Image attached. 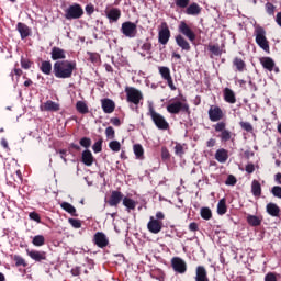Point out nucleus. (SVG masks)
<instances>
[{"label":"nucleus","instance_id":"nucleus-1","mask_svg":"<svg viewBox=\"0 0 281 281\" xmlns=\"http://www.w3.org/2000/svg\"><path fill=\"white\" fill-rule=\"evenodd\" d=\"M76 61L69 60H58L55 61L53 65V74L55 78H60L63 80L67 78H71L74 76V71H76Z\"/></svg>","mask_w":281,"mask_h":281},{"label":"nucleus","instance_id":"nucleus-2","mask_svg":"<svg viewBox=\"0 0 281 281\" xmlns=\"http://www.w3.org/2000/svg\"><path fill=\"white\" fill-rule=\"evenodd\" d=\"M255 41L257 45L266 52V54H270L269 40H267V31L262 26L255 27Z\"/></svg>","mask_w":281,"mask_h":281},{"label":"nucleus","instance_id":"nucleus-3","mask_svg":"<svg viewBox=\"0 0 281 281\" xmlns=\"http://www.w3.org/2000/svg\"><path fill=\"white\" fill-rule=\"evenodd\" d=\"M167 111L171 115H179V113H186V115H190L192 112L190 111V104L181 101H170L167 104Z\"/></svg>","mask_w":281,"mask_h":281},{"label":"nucleus","instance_id":"nucleus-4","mask_svg":"<svg viewBox=\"0 0 281 281\" xmlns=\"http://www.w3.org/2000/svg\"><path fill=\"white\" fill-rule=\"evenodd\" d=\"M149 115H150L151 121L154 122L155 126L159 131H168V128H170V123H168V121H166V117H164V115H161L160 113L155 111L154 108H149Z\"/></svg>","mask_w":281,"mask_h":281},{"label":"nucleus","instance_id":"nucleus-5","mask_svg":"<svg viewBox=\"0 0 281 281\" xmlns=\"http://www.w3.org/2000/svg\"><path fill=\"white\" fill-rule=\"evenodd\" d=\"M215 133H220L217 137L222 143H227L232 139V131L227 130V123L225 121H221L213 125Z\"/></svg>","mask_w":281,"mask_h":281},{"label":"nucleus","instance_id":"nucleus-6","mask_svg":"<svg viewBox=\"0 0 281 281\" xmlns=\"http://www.w3.org/2000/svg\"><path fill=\"white\" fill-rule=\"evenodd\" d=\"M125 93L127 102H130V104H135V106H137L139 102L144 100V94H142V91L137 90L136 88L126 87Z\"/></svg>","mask_w":281,"mask_h":281},{"label":"nucleus","instance_id":"nucleus-7","mask_svg":"<svg viewBox=\"0 0 281 281\" xmlns=\"http://www.w3.org/2000/svg\"><path fill=\"white\" fill-rule=\"evenodd\" d=\"M83 14H85V10L82 9V7L78 3H75L72 5H69V8L66 9L65 19H67V21L82 19Z\"/></svg>","mask_w":281,"mask_h":281},{"label":"nucleus","instance_id":"nucleus-8","mask_svg":"<svg viewBox=\"0 0 281 281\" xmlns=\"http://www.w3.org/2000/svg\"><path fill=\"white\" fill-rule=\"evenodd\" d=\"M209 120L210 122H222L225 117V112H223V109L218 105H211L209 111H207Z\"/></svg>","mask_w":281,"mask_h":281},{"label":"nucleus","instance_id":"nucleus-9","mask_svg":"<svg viewBox=\"0 0 281 281\" xmlns=\"http://www.w3.org/2000/svg\"><path fill=\"white\" fill-rule=\"evenodd\" d=\"M121 32L127 38H135L137 36V24L127 21L122 23Z\"/></svg>","mask_w":281,"mask_h":281},{"label":"nucleus","instance_id":"nucleus-10","mask_svg":"<svg viewBox=\"0 0 281 281\" xmlns=\"http://www.w3.org/2000/svg\"><path fill=\"white\" fill-rule=\"evenodd\" d=\"M178 32L182 34V36H186L191 43H194L196 41V34L194 31L191 30L190 25L186 23V21H181L178 26Z\"/></svg>","mask_w":281,"mask_h":281},{"label":"nucleus","instance_id":"nucleus-11","mask_svg":"<svg viewBox=\"0 0 281 281\" xmlns=\"http://www.w3.org/2000/svg\"><path fill=\"white\" fill-rule=\"evenodd\" d=\"M168 41H170V27H168V23L162 22L158 32V43L168 45Z\"/></svg>","mask_w":281,"mask_h":281},{"label":"nucleus","instance_id":"nucleus-12","mask_svg":"<svg viewBox=\"0 0 281 281\" xmlns=\"http://www.w3.org/2000/svg\"><path fill=\"white\" fill-rule=\"evenodd\" d=\"M171 267L176 273L183 274L188 271V263L181 257H173L171 259Z\"/></svg>","mask_w":281,"mask_h":281},{"label":"nucleus","instance_id":"nucleus-13","mask_svg":"<svg viewBox=\"0 0 281 281\" xmlns=\"http://www.w3.org/2000/svg\"><path fill=\"white\" fill-rule=\"evenodd\" d=\"M92 243L97 245L100 249L109 247V237L103 232H97L93 236Z\"/></svg>","mask_w":281,"mask_h":281},{"label":"nucleus","instance_id":"nucleus-14","mask_svg":"<svg viewBox=\"0 0 281 281\" xmlns=\"http://www.w3.org/2000/svg\"><path fill=\"white\" fill-rule=\"evenodd\" d=\"M147 229L150 234H159V232L164 229V222L150 216L149 222L147 223Z\"/></svg>","mask_w":281,"mask_h":281},{"label":"nucleus","instance_id":"nucleus-15","mask_svg":"<svg viewBox=\"0 0 281 281\" xmlns=\"http://www.w3.org/2000/svg\"><path fill=\"white\" fill-rule=\"evenodd\" d=\"M123 199L124 193H122L121 191H112L108 200V205H110V207H117L120 203H122Z\"/></svg>","mask_w":281,"mask_h":281},{"label":"nucleus","instance_id":"nucleus-16","mask_svg":"<svg viewBox=\"0 0 281 281\" xmlns=\"http://www.w3.org/2000/svg\"><path fill=\"white\" fill-rule=\"evenodd\" d=\"M50 58L52 60H57V61L65 60L67 58V52H65V49L58 46H55L52 48Z\"/></svg>","mask_w":281,"mask_h":281},{"label":"nucleus","instance_id":"nucleus-17","mask_svg":"<svg viewBox=\"0 0 281 281\" xmlns=\"http://www.w3.org/2000/svg\"><path fill=\"white\" fill-rule=\"evenodd\" d=\"M41 111H49L52 113H56L58 111H60V104L56 103L52 100H48L46 102H44L41 106H40Z\"/></svg>","mask_w":281,"mask_h":281},{"label":"nucleus","instance_id":"nucleus-18","mask_svg":"<svg viewBox=\"0 0 281 281\" xmlns=\"http://www.w3.org/2000/svg\"><path fill=\"white\" fill-rule=\"evenodd\" d=\"M201 10L202 8L199 3L192 2L184 10V14H188V16H199V14H201Z\"/></svg>","mask_w":281,"mask_h":281},{"label":"nucleus","instance_id":"nucleus-19","mask_svg":"<svg viewBox=\"0 0 281 281\" xmlns=\"http://www.w3.org/2000/svg\"><path fill=\"white\" fill-rule=\"evenodd\" d=\"M215 159L218 164H227V159H229V150L225 148H220L215 151Z\"/></svg>","mask_w":281,"mask_h":281},{"label":"nucleus","instance_id":"nucleus-20","mask_svg":"<svg viewBox=\"0 0 281 281\" xmlns=\"http://www.w3.org/2000/svg\"><path fill=\"white\" fill-rule=\"evenodd\" d=\"M16 30L22 38V41H24V38H27V36H30L32 34V30L30 29V26H27V24L19 22L16 24Z\"/></svg>","mask_w":281,"mask_h":281},{"label":"nucleus","instance_id":"nucleus-21","mask_svg":"<svg viewBox=\"0 0 281 281\" xmlns=\"http://www.w3.org/2000/svg\"><path fill=\"white\" fill-rule=\"evenodd\" d=\"M81 161L85 166L91 167L93 166V162L95 161V158L93 157V154L91 150L86 149L81 154Z\"/></svg>","mask_w":281,"mask_h":281},{"label":"nucleus","instance_id":"nucleus-22","mask_svg":"<svg viewBox=\"0 0 281 281\" xmlns=\"http://www.w3.org/2000/svg\"><path fill=\"white\" fill-rule=\"evenodd\" d=\"M176 44L178 45V47H181L183 52H190L192 49V47L190 46V42H188V40H186V37H183V35L181 34H178L176 36Z\"/></svg>","mask_w":281,"mask_h":281},{"label":"nucleus","instance_id":"nucleus-23","mask_svg":"<svg viewBox=\"0 0 281 281\" xmlns=\"http://www.w3.org/2000/svg\"><path fill=\"white\" fill-rule=\"evenodd\" d=\"M106 16L110 23H117V21H120V18L122 16V11L117 8H112L106 12Z\"/></svg>","mask_w":281,"mask_h":281},{"label":"nucleus","instance_id":"nucleus-24","mask_svg":"<svg viewBox=\"0 0 281 281\" xmlns=\"http://www.w3.org/2000/svg\"><path fill=\"white\" fill-rule=\"evenodd\" d=\"M27 256L35 260V262H41L42 260H47V255L45 251H37V250H26Z\"/></svg>","mask_w":281,"mask_h":281},{"label":"nucleus","instance_id":"nucleus-25","mask_svg":"<svg viewBox=\"0 0 281 281\" xmlns=\"http://www.w3.org/2000/svg\"><path fill=\"white\" fill-rule=\"evenodd\" d=\"M259 63L266 71H273V67H276V61L271 57H261L259 58Z\"/></svg>","mask_w":281,"mask_h":281},{"label":"nucleus","instance_id":"nucleus-26","mask_svg":"<svg viewBox=\"0 0 281 281\" xmlns=\"http://www.w3.org/2000/svg\"><path fill=\"white\" fill-rule=\"evenodd\" d=\"M266 212L269 216H273L274 218L280 217V206L273 202L267 204Z\"/></svg>","mask_w":281,"mask_h":281},{"label":"nucleus","instance_id":"nucleus-27","mask_svg":"<svg viewBox=\"0 0 281 281\" xmlns=\"http://www.w3.org/2000/svg\"><path fill=\"white\" fill-rule=\"evenodd\" d=\"M195 281H210L207 270L203 266H198L195 270Z\"/></svg>","mask_w":281,"mask_h":281},{"label":"nucleus","instance_id":"nucleus-28","mask_svg":"<svg viewBox=\"0 0 281 281\" xmlns=\"http://www.w3.org/2000/svg\"><path fill=\"white\" fill-rule=\"evenodd\" d=\"M101 106L104 113H113L115 111V102L111 99H102Z\"/></svg>","mask_w":281,"mask_h":281},{"label":"nucleus","instance_id":"nucleus-29","mask_svg":"<svg viewBox=\"0 0 281 281\" xmlns=\"http://www.w3.org/2000/svg\"><path fill=\"white\" fill-rule=\"evenodd\" d=\"M223 93L225 102H227L228 104H236V93L234 92V90L225 88Z\"/></svg>","mask_w":281,"mask_h":281},{"label":"nucleus","instance_id":"nucleus-30","mask_svg":"<svg viewBox=\"0 0 281 281\" xmlns=\"http://www.w3.org/2000/svg\"><path fill=\"white\" fill-rule=\"evenodd\" d=\"M251 194L256 196L257 199H260L262 196V186L260 184V181L252 180L251 182Z\"/></svg>","mask_w":281,"mask_h":281},{"label":"nucleus","instance_id":"nucleus-31","mask_svg":"<svg viewBox=\"0 0 281 281\" xmlns=\"http://www.w3.org/2000/svg\"><path fill=\"white\" fill-rule=\"evenodd\" d=\"M233 66H235L236 71H239V74L247 70V64L239 57L233 59Z\"/></svg>","mask_w":281,"mask_h":281},{"label":"nucleus","instance_id":"nucleus-32","mask_svg":"<svg viewBox=\"0 0 281 281\" xmlns=\"http://www.w3.org/2000/svg\"><path fill=\"white\" fill-rule=\"evenodd\" d=\"M60 207H61V210H64L68 214L72 215V216H78V212L76 211V206L71 205V203L63 202L60 204Z\"/></svg>","mask_w":281,"mask_h":281},{"label":"nucleus","instance_id":"nucleus-33","mask_svg":"<svg viewBox=\"0 0 281 281\" xmlns=\"http://www.w3.org/2000/svg\"><path fill=\"white\" fill-rule=\"evenodd\" d=\"M246 221L250 227H260L262 225V220L256 215H248Z\"/></svg>","mask_w":281,"mask_h":281},{"label":"nucleus","instance_id":"nucleus-34","mask_svg":"<svg viewBox=\"0 0 281 281\" xmlns=\"http://www.w3.org/2000/svg\"><path fill=\"white\" fill-rule=\"evenodd\" d=\"M217 214L220 216L227 214V200H225V198L221 199L217 203Z\"/></svg>","mask_w":281,"mask_h":281},{"label":"nucleus","instance_id":"nucleus-35","mask_svg":"<svg viewBox=\"0 0 281 281\" xmlns=\"http://www.w3.org/2000/svg\"><path fill=\"white\" fill-rule=\"evenodd\" d=\"M123 205L124 207H126L127 212H130L131 210H135V207H137V202H135V200L125 196L123 198Z\"/></svg>","mask_w":281,"mask_h":281},{"label":"nucleus","instance_id":"nucleus-36","mask_svg":"<svg viewBox=\"0 0 281 281\" xmlns=\"http://www.w3.org/2000/svg\"><path fill=\"white\" fill-rule=\"evenodd\" d=\"M42 74H45V76L52 75V61L44 60L42 61V65L40 67Z\"/></svg>","mask_w":281,"mask_h":281},{"label":"nucleus","instance_id":"nucleus-37","mask_svg":"<svg viewBox=\"0 0 281 281\" xmlns=\"http://www.w3.org/2000/svg\"><path fill=\"white\" fill-rule=\"evenodd\" d=\"M76 109L78 113H81V115H87V113H89V106L87 103H85V101H78L76 103Z\"/></svg>","mask_w":281,"mask_h":281},{"label":"nucleus","instance_id":"nucleus-38","mask_svg":"<svg viewBox=\"0 0 281 281\" xmlns=\"http://www.w3.org/2000/svg\"><path fill=\"white\" fill-rule=\"evenodd\" d=\"M133 150L136 159H144V147L140 144H135Z\"/></svg>","mask_w":281,"mask_h":281},{"label":"nucleus","instance_id":"nucleus-39","mask_svg":"<svg viewBox=\"0 0 281 281\" xmlns=\"http://www.w3.org/2000/svg\"><path fill=\"white\" fill-rule=\"evenodd\" d=\"M200 216L204 221H210L212 218V210L210 207H202L200 210Z\"/></svg>","mask_w":281,"mask_h":281},{"label":"nucleus","instance_id":"nucleus-40","mask_svg":"<svg viewBox=\"0 0 281 281\" xmlns=\"http://www.w3.org/2000/svg\"><path fill=\"white\" fill-rule=\"evenodd\" d=\"M158 71L162 78V80H167L168 78H171L172 75H170V68L166 67V66H160L158 68Z\"/></svg>","mask_w":281,"mask_h":281},{"label":"nucleus","instance_id":"nucleus-41","mask_svg":"<svg viewBox=\"0 0 281 281\" xmlns=\"http://www.w3.org/2000/svg\"><path fill=\"white\" fill-rule=\"evenodd\" d=\"M32 244L34 245V247H43V245H45V236L43 235L34 236Z\"/></svg>","mask_w":281,"mask_h":281},{"label":"nucleus","instance_id":"nucleus-42","mask_svg":"<svg viewBox=\"0 0 281 281\" xmlns=\"http://www.w3.org/2000/svg\"><path fill=\"white\" fill-rule=\"evenodd\" d=\"M209 52H211L213 56H222L223 54V49H221V46L218 44L209 45Z\"/></svg>","mask_w":281,"mask_h":281},{"label":"nucleus","instance_id":"nucleus-43","mask_svg":"<svg viewBox=\"0 0 281 281\" xmlns=\"http://www.w3.org/2000/svg\"><path fill=\"white\" fill-rule=\"evenodd\" d=\"M239 126L243 131H246V133H254V125L249 122L240 121Z\"/></svg>","mask_w":281,"mask_h":281},{"label":"nucleus","instance_id":"nucleus-44","mask_svg":"<svg viewBox=\"0 0 281 281\" xmlns=\"http://www.w3.org/2000/svg\"><path fill=\"white\" fill-rule=\"evenodd\" d=\"M183 146H186V144H180V143H176L175 146V155H177L178 157H183V155H186V150L183 149Z\"/></svg>","mask_w":281,"mask_h":281},{"label":"nucleus","instance_id":"nucleus-45","mask_svg":"<svg viewBox=\"0 0 281 281\" xmlns=\"http://www.w3.org/2000/svg\"><path fill=\"white\" fill-rule=\"evenodd\" d=\"M109 148L113 150V153H120L122 150V144L119 140H111L109 143Z\"/></svg>","mask_w":281,"mask_h":281},{"label":"nucleus","instance_id":"nucleus-46","mask_svg":"<svg viewBox=\"0 0 281 281\" xmlns=\"http://www.w3.org/2000/svg\"><path fill=\"white\" fill-rule=\"evenodd\" d=\"M13 260L15 262V267H27L25 259L19 255H14Z\"/></svg>","mask_w":281,"mask_h":281},{"label":"nucleus","instance_id":"nucleus-47","mask_svg":"<svg viewBox=\"0 0 281 281\" xmlns=\"http://www.w3.org/2000/svg\"><path fill=\"white\" fill-rule=\"evenodd\" d=\"M20 63H21L22 69H31L32 65H34V63H32V60H30L29 58H24V57H21Z\"/></svg>","mask_w":281,"mask_h":281},{"label":"nucleus","instance_id":"nucleus-48","mask_svg":"<svg viewBox=\"0 0 281 281\" xmlns=\"http://www.w3.org/2000/svg\"><path fill=\"white\" fill-rule=\"evenodd\" d=\"M175 4L181 10H187L190 5V0H175Z\"/></svg>","mask_w":281,"mask_h":281},{"label":"nucleus","instance_id":"nucleus-49","mask_svg":"<svg viewBox=\"0 0 281 281\" xmlns=\"http://www.w3.org/2000/svg\"><path fill=\"white\" fill-rule=\"evenodd\" d=\"M265 8H266V12H267V14H269V16H274L276 5H273V3L267 2Z\"/></svg>","mask_w":281,"mask_h":281},{"label":"nucleus","instance_id":"nucleus-50","mask_svg":"<svg viewBox=\"0 0 281 281\" xmlns=\"http://www.w3.org/2000/svg\"><path fill=\"white\" fill-rule=\"evenodd\" d=\"M90 63H93L94 65L100 63V54L88 52Z\"/></svg>","mask_w":281,"mask_h":281},{"label":"nucleus","instance_id":"nucleus-51","mask_svg":"<svg viewBox=\"0 0 281 281\" xmlns=\"http://www.w3.org/2000/svg\"><path fill=\"white\" fill-rule=\"evenodd\" d=\"M105 135L108 139H115V130L113 128V126H109L105 128Z\"/></svg>","mask_w":281,"mask_h":281},{"label":"nucleus","instance_id":"nucleus-52","mask_svg":"<svg viewBox=\"0 0 281 281\" xmlns=\"http://www.w3.org/2000/svg\"><path fill=\"white\" fill-rule=\"evenodd\" d=\"M140 49L143 52H146V54H151V49H153V43L150 42H145L142 46H140Z\"/></svg>","mask_w":281,"mask_h":281},{"label":"nucleus","instance_id":"nucleus-53","mask_svg":"<svg viewBox=\"0 0 281 281\" xmlns=\"http://www.w3.org/2000/svg\"><path fill=\"white\" fill-rule=\"evenodd\" d=\"M80 146H82L83 148H90L91 147V138L89 137H82L79 140Z\"/></svg>","mask_w":281,"mask_h":281},{"label":"nucleus","instance_id":"nucleus-54","mask_svg":"<svg viewBox=\"0 0 281 281\" xmlns=\"http://www.w3.org/2000/svg\"><path fill=\"white\" fill-rule=\"evenodd\" d=\"M68 222L72 227H75V229H80V227H82V222L80 220L69 218Z\"/></svg>","mask_w":281,"mask_h":281},{"label":"nucleus","instance_id":"nucleus-55","mask_svg":"<svg viewBox=\"0 0 281 281\" xmlns=\"http://www.w3.org/2000/svg\"><path fill=\"white\" fill-rule=\"evenodd\" d=\"M93 153H102V139L97 140L92 146Z\"/></svg>","mask_w":281,"mask_h":281},{"label":"nucleus","instance_id":"nucleus-56","mask_svg":"<svg viewBox=\"0 0 281 281\" xmlns=\"http://www.w3.org/2000/svg\"><path fill=\"white\" fill-rule=\"evenodd\" d=\"M271 192H272L273 196H276L277 199H281V187L280 186H274L271 189Z\"/></svg>","mask_w":281,"mask_h":281},{"label":"nucleus","instance_id":"nucleus-57","mask_svg":"<svg viewBox=\"0 0 281 281\" xmlns=\"http://www.w3.org/2000/svg\"><path fill=\"white\" fill-rule=\"evenodd\" d=\"M161 159L164 161H168V159H170V151L166 147L161 148Z\"/></svg>","mask_w":281,"mask_h":281},{"label":"nucleus","instance_id":"nucleus-58","mask_svg":"<svg viewBox=\"0 0 281 281\" xmlns=\"http://www.w3.org/2000/svg\"><path fill=\"white\" fill-rule=\"evenodd\" d=\"M29 218L31 221H35V223H41V215L38 213H36V212H31L29 214Z\"/></svg>","mask_w":281,"mask_h":281},{"label":"nucleus","instance_id":"nucleus-59","mask_svg":"<svg viewBox=\"0 0 281 281\" xmlns=\"http://www.w3.org/2000/svg\"><path fill=\"white\" fill-rule=\"evenodd\" d=\"M165 80H166L169 89H171V91H177V86H175V81L172 80V77H169Z\"/></svg>","mask_w":281,"mask_h":281},{"label":"nucleus","instance_id":"nucleus-60","mask_svg":"<svg viewBox=\"0 0 281 281\" xmlns=\"http://www.w3.org/2000/svg\"><path fill=\"white\" fill-rule=\"evenodd\" d=\"M265 281H278V277H276V273L273 272H268L265 276Z\"/></svg>","mask_w":281,"mask_h":281},{"label":"nucleus","instance_id":"nucleus-61","mask_svg":"<svg viewBox=\"0 0 281 281\" xmlns=\"http://www.w3.org/2000/svg\"><path fill=\"white\" fill-rule=\"evenodd\" d=\"M235 183H237L236 177L229 175L225 181L226 186H234Z\"/></svg>","mask_w":281,"mask_h":281},{"label":"nucleus","instance_id":"nucleus-62","mask_svg":"<svg viewBox=\"0 0 281 281\" xmlns=\"http://www.w3.org/2000/svg\"><path fill=\"white\" fill-rule=\"evenodd\" d=\"M245 170L248 175H254V172L256 171V166H254V164H248L246 165Z\"/></svg>","mask_w":281,"mask_h":281},{"label":"nucleus","instance_id":"nucleus-63","mask_svg":"<svg viewBox=\"0 0 281 281\" xmlns=\"http://www.w3.org/2000/svg\"><path fill=\"white\" fill-rule=\"evenodd\" d=\"M190 232H199V224L196 222H192L189 224Z\"/></svg>","mask_w":281,"mask_h":281},{"label":"nucleus","instance_id":"nucleus-64","mask_svg":"<svg viewBox=\"0 0 281 281\" xmlns=\"http://www.w3.org/2000/svg\"><path fill=\"white\" fill-rule=\"evenodd\" d=\"M110 122L113 124V126H122V121H120L119 117H112Z\"/></svg>","mask_w":281,"mask_h":281}]
</instances>
